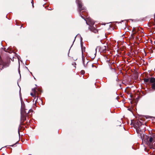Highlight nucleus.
I'll use <instances>...</instances> for the list:
<instances>
[{"instance_id":"f03ea898","label":"nucleus","mask_w":155,"mask_h":155,"mask_svg":"<svg viewBox=\"0 0 155 155\" xmlns=\"http://www.w3.org/2000/svg\"><path fill=\"white\" fill-rule=\"evenodd\" d=\"M10 63L9 60L4 62L1 59H0V70H1L4 67H8Z\"/></svg>"},{"instance_id":"423d86ee","label":"nucleus","mask_w":155,"mask_h":155,"mask_svg":"<svg viewBox=\"0 0 155 155\" xmlns=\"http://www.w3.org/2000/svg\"><path fill=\"white\" fill-rule=\"evenodd\" d=\"M139 28H134L132 30L133 33L131 34V35L133 38H134V35L139 30Z\"/></svg>"},{"instance_id":"9b49d317","label":"nucleus","mask_w":155,"mask_h":155,"mask_svg":"<svg viewBox=\"0 0 155 155\" xmlns=\"http://www.w3.org/2000/svg\"><path fill=\"white\" fill-rule=\"evenodd\" d=\"M150 79L149 78H145L144 79V81L146 82H147L149 81Z\"/></svg>"},{"instance_id":"f257e3e1","label":"nucleus","mask_w":155,"mask_h":155,"mask_svg":"<svg viewBox=\"0 0 155 155\" xmlns=\"http://www.w3.org/2000/svg\"><path fill=\"white\" fill-rule=\"evenodd\" d=\"M143 142L147 145H152L153 142V138L152 137H149L146 135H144L141 137Z\"/></svg>"},{"instance_id":"20e7f679","label":"nucleus","mask_w":155,"mask_h":155,"mask_svg":"<svg viewBox=\"0 0 155 155\" xmlns=\"http://www.w3.org/2000/svg\"><path fill=\"white\" fill-rule=\"evenodd\" d=\"M76 2L78 3L79 9L80 11L84 9V8L82 7V3L79 0H76Z\"/></svg>"},{"instance_id":"1a4fd4ad","label":"nucleus","mask_w":155,"mask_h":155,"mask_svg":"<svg viewBox=\"0 0 155 155\" xmlns=\"http://www.w3.org/2000/svg\"><path fill=\"white\" fill-rule=\"evenodd\" d=\"M90 22V23L89 24H88L87 21L86 22V23L87 24H88V25L89 24V25H93L94 24V21H92V20H91Z\"/></svg>"},{"instance_id":"ddd939ff","label":"nucleus","mask_w":155,"mask_h":155,"mask_svg":"<svg viewBox=\"0 0 155 155\" xmlns=\"http://www.w3.org/2000/svg\"><path fill=\"white\" fill-rule=\"evenodd\" d=\"M22 119L23 120H25L26 119V118L25 117H24V118H23V117H22Z\"/></svg>"},{"instance_id":"39448f33","label":"nucleus","mask_w":155,"mask_h":155,"mask_svg":"<svg viewBox=\"0 0 155 155\" xmlns=\"http://www.w3.org/2000/svg\"><path fill=\"white\" fill-rule=\"evenodd\" d=\"M38 95V92L35 88H33L32 90V92L31 93V95L33 97L37 96Z\"/></svg>"},{"instance_id":"9d476101","label":"nucleus","mask_w":155,"mask_h":155,"mask_svg":"<svg viewBox=\"0 0 155 155\" xmlns=\"http://www.w3.org/2000/svg\"><path fill=\"white\" fill-rule=\"evenodd\" d=\"M152 88L153 90H155V82L152 84Z\"/></svg>"},{"instance_id":"7ed1b4c3","label":"nucleus","mask_w":155,"mask_h":155,"mask_svg":"<svg viewBox=\"0 0 155 155\" xmlns=\"http://www.w3.org/2000/svg\"><path fill=\"white\" fill-rule=\"evenodd\" d=\"M107 47L106 46L103 45L101 47H97L96 49V50L98 49L101 52H105L106 51Z\"/></svg>"},{"instance_id":"0eeeda50","label":"nucleus","mask_w":155,"mask_h":155,"mask_svg":"<svg viewBox=\"0 0 155 155\" xmlns=\"http://www.w3.org/2000/svg\"><path fill=\"white\" fill-rule=\"evenodd\" d=\"M89 29L91 31L95 33H97L98 31L97 29L95 28L94 27L91 26V25H90L89 27Z\"/></svg>"},{"instance_id":"4468645a","label":"nucleus","mask_w":155,"mask_h":155,"mask_svg":"<svg viewBox=\"0 0 155 155\" xmlns=\"http://www.w3.org/2000/svg\"><path fill=\"white\" fill-rule=\"evenodd\" d=\"M92 67H93V65H92Z\"/></svg>"},{"instance_id":"6e6552de","label":"nucleus","mask_w":155,"mask_h":155,"mask_svg":"<svg viewBox=\"0 0 155 155\" xmlns=\"http://www.w3.org/2000/svg\"><path fill=\"white\" fill-rule=\"evenodd\" d=\"M150 82L151 83H155V78H150Z\"/></svg>"},{"instance_id":"f8f14e48","label":"nucleus","mask_w":155,"mask_h":155,"mask_svg":"<svg viewBox=\"0 0 155 155\" xmlns=\"http://www.w3.org/2000/svg\"><path fill=\"white\" fill-rule=\"evenodd\" d=\"M81 74H84L85 73V71L84 70H82L81 71Z\"/></svg>"}]
</instances>
